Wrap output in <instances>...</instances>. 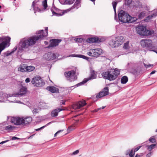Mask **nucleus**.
<instances>
[{"instance_id":"c03bdc74","label":"nucleus","mask_w":157,"mask_h":157,"mask_svg":"<svg viewBox=\"0 0 157 157\" xmlns=\"http://www.w3.org/2000/svg\"><path fill=\"white\" fill-rule=\"evenodd\" d=\"M79 152V151L78 150H76V151H74L72 154V155H76Z\"/></svg>"},{"instance_id":"f03ea898","label":"nucleus","mask_w":157,"mask_h":157,"mask_svg":"<svg viewBox=\"0 0 157 157\" xmlns=\"http://www.w3.org/2000/svg\"><path fill=\"white\" fill-rule=\"evenodd\" d=\"M120 71L117 69H111L106 72H103L101 75L103 78L111 81L115 79L120 74Z\"/></svg>"},{"instance_id":"8fccbe9b","label":"nucleus","mask_w":157,"mask_h":157,"mask_svg":"<svg viewBox=\"0 0 157 157\" xmlns=\"http://www.w3.org/2000/svg\"><path fill=\"white\" fill-rule=\"evenodd\" d=\"M45 127V126H44L40 127V128H39L36 129V131H38L39 130H40L41 129H42L43 128H44Z\"/></svg>"},{"instance_id":"c9c22d12","label":"nucleus","mask_w":157,"mask_h":157,"mask_svg":"<svg viewBox=\"0 0 157 157\" xmlns=\"http://www.w3.org/2000/svg\"><path fill=\"white\" fill-rule=\"evenodd\" d=\"M95 50L96 52L98 54V56L101 54L103 51L102 49L99 48L95 49Z\"/></svg>"},{"instance_id":"e2e57ef3","label":"nucleus","mask_w":157,"mask_h":157,"mask_svg":"<svg viewBox=\"0 0 157 157\" xmlns=\"http://www.w3.org/2000/svg\"><path fill=\"white\" fill-rule=\"evenodd\" d=\"M156 71H152L150 74V75H152L155 73Z\"/></svg>"},{"instance_id":"2eb2a0df","label":"nucleus","mask_w":157,"mask_h":157,"mask_svg":"<svg viewBox=\"0 0 157 157\" xmlns=\"http://www.w3.org/2000/svg\"><path fill=\"white\" fill-rule=\"evenodd\" d=\"M86 104V103L85 101L82 100V101H80L76 104L73 105V108L75 109H79L84 106Z\"/></svg>"},{"instance_id":"5701e85b","label":"nucleus","mask_w":157,"mask_h":157,"mask_svg":"<svg viewBox=\"0 0 157 157\" xmlns=\"http://www.w3.org/2000/svg\"><path fill=\"white\" fill-rule=\"evenodd\" d=\"M87 41L90 43L94 42H100V40L98 38L93 37L87 39Z\"/></svg>"},{"instance_id":"6e6d98bb","label":"nucleus","mask_w":157,"mask_h":157,"mask_svg":"<svg viewBox=\"0 0 157 157\" xmlns=\"http://www.w3.org/2000/svg\"><path fill=\"white\" fill-rule=\"evenodd\" d=\"M65 101H66L65 100H62L60 102L61 104V105H65Z\"/></svg>"},{"instance_id":"338daca9","label":"nucleus","mask_w":157,"mask_h":157,"mask_svg":"<svg viewBox=\"0 0 157 157\" xmlns=\"http://www.w3.org/2000/svg\"><path fill=\"white\" fill-rule=\"evenodd\" d=\"M44 43L45 44H48V43L47 41H45L44 42Z\"/></svg>"},{"instance_id":"09e8293b","label":"nucleus","mask_w":157,"mask_h":157,"mask_svg":"<svg viewBox=\"0 0 157 157\" xmlns=\"http://www.w3.org/2000/svg\"><path fill=\"white\" fill-rule=\"evenodd\" d=\"M9 101L10 102H16V103H21V102L20 101H10V100H9Z\"/></svg>"},{"instance_id":"774afa93","label":"nucleus","mask_w":157,"mask_h":157,"mask_svg":"<svg viewBox=\"0 0 157 157\" xmlns=\"http://www.w3.org/2000/svg\"><path fill=\"white\" fill-rule=\"evenodd\" d=\"M105 106H102V107H101V109H104V108H105Z\"/></svg>"},{"instance_id":"a211bd4d","label":"nucleus","mask_w":157,"mask_h":157,"mask_svg":"<svg viewBox=\"0 0 157 157\" xmlns=\"http://www.w3.org/2000/svg\"><path fill=\"white\" fill-rule=\"evenodd\" d=\"M152 14L147 16L145 19V21H148L149 20L151 19L153 17H155L157 16V9L154 10L152 12Z\"/></svg>"},{"instance_id":"423d86ee","label":"nucleus","mask_w":157,"mask_h":157,"mask_svg":"<svg viewBox=\"0 0 157 157\" xmlns=\"http://www.w3.org/2000/svg\"><path fill=\"white\" fill-rule=\"evenodd\" d=\"M80 0H76L74 5L71 8L64 10L63 12V13L61 14L60 13H56L54 11L52 10V11L53 15L59 16L63 15L64 13H67L70 11L72 10L73 9H77L80 7Z\"/></svg>"},{"instance_id":"20e7f679","label":"nucleus","mask_w":157,"mask_h":157,"mask_svg":"<svg viewBox=\"0 0 157 157\" xmlns=\"http://www.w3.org/2000/svg\"><path fill=\"white\" fill-rule=\"evenodd\" d=\"M141 46L143 48L148 49L150 51L156 52V50H153L155 48L152 40L149 39H142L140 42Z\"/></svg>"},{"instance_id":"58836bf2","label":"nucleus","mask_w":157,"mask_h":157,"mask_svg":"<svg viewBox=\"0 0 157 157\" xmlns=\"http://www.w3.org/2000/svg\"><path fill=\"white\" fill-rule=\"evenodd\" d=\"M43 5L45 9H46L47 7V1L46 0H44L42 2Z\"/></svg>"},{"instance_id":"864d4df0","label":"nucleus","mask_w":157,"mask_h":157,"mask_svg":"<svg viewBox=\"0 0 157 157\" xmlns=\"http://www.w3.org/2000/svg\"><path fill=\"white\" fill-rule=\"evenodd\" d=\"M132 2V0H128L127 1L126 3L127 5L130 4Z\"/></svg>"},{"instance_id":"c756f323","label":"nucleus","mask_w":157,"mask_h":157,"mask_svg":"<svg viewBox=\"0 0 157 157\" xmlns=\"http://www.w3.org/2000/svg\"><path fill=\"white\" fill-rule=\"evenodd\" d=\"M128 78L126 76H123L121 79V83L122 84H125L128 82Z\"/></svg>"},{"instance_id":"72a5a7b5","label":"nucleus","mask_w":157,"mask_h":157,"mask_svg":"<svg viewBox=\"0 0 157 157\" xmlns=\"http://www.w3.org/2000/svg\"><path fill=\"white\" fill-rule=\"evenodd\" d=\"M149 140L151 143H155L156 142V140L155 139V136H153L151 137L150 138H149Z\"/></svg>"},{"instance_id":"a878e982","label":"nucleus","mask_w":157,"mask_h":157,"mask_svg":"<svg viewBox=\"0 0 157 157\" xmlns=\"http://www.w3.org/2000/svg\"><path fill=\"white\" fill-rule=\"evenodd\" d=\"M125 154L126 155H129V157H133L135 155V153L133 152V149L131 150L130 149H128L125 152Z\"/></svg>"},{"instance_id":"49530a36","label":"nucleus","mask_w":157,"mask_h":157,"mask_svg":"<svg viewBox=\"0 0 157 157\" xmlns=\"http://www.w3.org/2000/svg\"><path fill=\"white\" fill-rule=\"evenodd\" d=\"M17 49V47L15 46L12 50L11 52V53H13Z\"/></svg>"},{"instance_id":"3c124183","label":"nucleus","mask_w":157,"mask_h":157,"mask_svg":"<svg viewBox=\"0 0 157 157\" xmlns=\"http://www.w3.org/2000/svg\"><path fill=\"white\" fill-rule=\"evenodd\" d=\"M35 1H33V3H32V8H33V9L34 10H35V8H34V6H35Z\"/></svg>"},{"instance_id":"a19ab883","label":"nucleus","mask_w":157,"mask_h":157,"mask_svg":"<svg viewBox=\"0 0 157 157\" xmlns=\"http://www.w3.org/2000/svg\"><path fill=\"white\" fill-rule=\"evenodd\" d=\"M4 56H10L11 55V54H12V53H11V52H10L9 51H7L4 53Z\"/></svg>"},{"instance_id":"ea45409f","label":"nucleus","mask_w":157,"mask_h":157,"mask_svg":"<svg viewBox=\"0 0 157 157\" xmlns=\"http://www.w3.org/2000/svg\"><path fill=\"white\" fill-rule=\"evenodd\" d=\"M75 40L77 42H82L83 41V39L82 38H75Z\"/></svg>"},{"instance_id":"c85d7f7f","label":"nucleus","mask_w":157,"mask_h":157,"mask_svg":"<svg viewBox=\"0 0 157 157\" xmlns=\"http://www.w3.org/2000/svg\"><path fill=\"white\" fill-rule=\"evenodd\" d=\"M137 20V18L135 17H132L129 15L128 17V21L127 22L128 23H132L133 22Z\"/></svg>"},{"instance_id":"39448f33","label":"nucleus","mask_w":157,"mask_h":157,"mask_svg":"<svg viewBox=\"0 0 157 157\" xmlns=\"http://www.w3.org/2000/svg\"><path fill=\"white\" fill-rule=\"evenodd\" d=\"M136 31L137 33L143 36L151 35L154 33L153 31L147 30L144 26H140L137 27Z\"/></svg>"},{"instance_id":"1a4fd4ad","label":"nucleus","mask_w":157,"mask_h":157,"mask_svg":"<svg viewBox=\"0 0 157 157\" xmlns=\"http://www.w3.org/2000/svg\"><path fill=\"white\" fill-rule=\"evenodd\" d=\"M7 117L8 120L15 125H18L22 124L23 118L22 117Z\"/></svg>"},{"instance_id":"13d9d810","label":"nucleus","mask_w":157,"mask_h":157,"mask_svg":"<svg viewBox=\"0 0 157 157\" xmlns=\"http://www.w3.org/2000/svg\"><path fill=\"white\" fill-rule=\"evenodd\" d=\"M43 105H41V107L43 108V109H45L46 108V106H45V105H46L45 104H43Z\"/></svg>"},{"instance_id":"5fc2aeb1","label":"nucleus","mask_w":157,"mask_h":157,"mask_svg":"<svg viewBox=\"0 0 157 157\" xmlns=\"http://www.w3.org/2000/svg\"><path fill=\"white\" fill-rule=\"evenodd\" d=\"M30 79L29 78H27L25 80V82L26 83L29 82H30Z\"/></svg>"},{"instance_id":"412c9836","label":"nucleus","mask_w":157,"mask_h":157,"mask_svg":"<svg viewBox=\"0 0 157 157\" xmlns=\"http://www.w3.org/2000/svg\"><path fill=\"white\" fill-rule=\"evenodd\" d=\"M88 55L90 56L97 57L98 56V54L96 52L95 49H90L89 52H87Z\"/></svg>"},{"instance_id":"603ef678","label":"nucleus","mask_w":157,"mask_h":157,"mask_svg":"<svg viewBox=\"0 0 157 157\" xmlns=\"http://www.w3.org/2000/svg\"><path fill=\"white\" fill-rule=\"evenodd\" d=\"M63 130H60L59 131H57L56 133L54 134V136H56L57 135V134L60 132H62Z\"/></svg>"},{"instance_id":"ddd939ff","label":"nucleus","mask_w":157,"mask_h":157,"mask_svg":"<svg viewBox=\"0 0 157 157\" xmlns=\"http://www.w3.org/2000/svg\"><path fill=\"white\" fill-rule=\"evenodd\" d=\"M109 93L108 87H105L103 89V91L99 93L96 96L97 98H100L107 95Z\"/></svg>"},{"instance_id":"0e129e2a","label":"nucleus","mask_w":157,"mask_h":157,"mask_svg":"<svg viewBox=\"0 0 157 157\" xmlns=\"http://www.w3.org/2000/svg\"><path fill=\"white\" fill-rule=\"evenodd\" d=\"M52 122H50L48 123L47 124H46L45 126V127L47 126H48V125H49V124H51L52 123Z\"/></svg>"},{"instance_id":"9b49d317","label":"nucleus","mask_w":157,"mask_h":157,"mask_svg":"<svg viewBox=\"0 0 157 157\" xmlns=\"http://www.w3.org/2000/svg\"><path fill=\"white\" fill-rule=\"evenodd\" d=\"M90 76L87 78H86L81 82L77 84V86H80L86 82L90 80H91L97 77V75L95 72L93 70H91L90 71Z\"/></svg>"},{"instance_id":"a18cd8bd","label":"nucleus","mask_w":157,"mask_h":157,"mask_svg":"<svg viewBox=\"0 0 157 157\" xmlns=\"http://www.w3.org/2000/svg\"><path fill=\"white\" fill-rule=\"evenodd\" d=\"M141 147V146H140L138 147H136V148H135L134 149V151H133V152H134V153H135V152L138 151L140 149V148Z\"/></svg>"},{"instance_id":"6e6552de","label":"nucleus","mask_w":157,"mask_h":157,"mask_svg":"<svg viewBox=\"0 0 157 157\" xmlns=\"http://www.w3.org/2000/svg\"><path fill=\"white\" fill-rule=\"evenodd\" d=\"M31 82L35 86L40 87L43 86L44 83L39 76H36L32 78Z\"/></svg>"},{"instance_id":"473e14b6","label":"nucleus","mask_w":157,"mask_h":157,"mask_svg":"<svg viewBox=\"0 0 157 157\" xmlns=\"http://www.w3.org/2000/svg\"><path fill=\"white\" fill-rule=\"evenodd\" d=\"M156 146L155 144H152L150 145L147 146V149L150 151H151L152 149L154 148Z\"/></svg>"},{"instance_id":"aec40b11","label":"nucleus","mask_w":157,"mask_h":157,"mask_svg":"<svg viewBox=\"0 0 157 157\" xmlns=\"http://www.w3.org/2000/svg\"><path fill=\"white\" fill-rule=\"evenodd\" d=\"M46 89L52 93L59 92L58 89L53 86H48Z\"/></svg>"},{"instance_id":"69168bd1","label":"nucleus","mask_w":157,"mask_h":157,"mask_svg":"<svg viewBox=\"0 0 157 157\" xmlns=\"http://www.w3.org/2000/svg\"><path fill=\"white\" fill-rule=\"evenodd\" d=\"M140 157V155H138V154H136V155L135 156V157Z\"/></svg>"},{"instance_id":"f257e3e1","label":"nucleus","mask_w":157,"mask_h":157,"mask_svg":"<svg viewBox=\"0 0 157 157\" xmlns=\"http://www.w3.org/2000/svg\"><path fill=\"white\" fill-rule=\"evenodd\" d=\"M48 27L45 28V32L43 30L38 31V34L28 38L22 39L19 44L18 49L20 50L28 48L29 47L34 45L39 40L43 39L48 35Z\"/></svg>"},{"instance_id":"e433bc0d","label":"nucleus","mask_w":157,"mask_h":157,"mask_svg":"<svg viewBox=\"0 0 157 157\" xmlns=\"http://www.w3.org/2000/svg\"><path fill=\"white\" fill-rule=\"evenodd\" d=\"M75 0H65V3L66 4H71L73 3Z\"/></svg>"},{"instance_id":"9d476101","label":"nucleus","mask_w":157,"mask_h":157,"mask_svg":"<svg viewBox=\"0 0 157 157\" xmlns=\"http://www.w3.org/2000/svg\"><path fill=\"white\" fill-rule=\"evenodd\" d=\"M75 72L73 70L68 72H65L64 75L70 81H73L76 80L77 77L75 75Z\"/></svg>"},{"instance_id":"0eeeda50","label":"nucleus","mask_w":157,"mask_h":157,"mask_svg":"<svg viewBox=\"0 0 157 157\" xmlns=\"http://www.w3.org/2000/svg\"><path fill=\"white\" fill-rule=\"evenodd\" d=\"M119 20L123 22L127 23L129 15L122 10L120 11L118 14Z\"/></svg>"},{"instance_id":"de8ad7c7","label":"nucleus","mask_w":157,"mask_h":157,"mask_svg":"<svg viewBox=\"0 0 157 157\" xmlns=\"http://www.w3.org/2000/svg\"><path fill=\"white\" fill-rule=\"evenodd\" d=\"M20 138H17V137H15V136H13L12 137V138L11 139V140H19Z\"/></svg>"},{"instance_id":"37998d69","label":"nucleus","mask_w":157,"mask_h":157,"mask_svg":"<svg viewBox=\"0 0 157 157\" xmlns=\"http://www.w3.org/2000/svg\"><path fill=\"white\" fill-rule=\"evenodd\" d=\"M144 66L146 68H148L150 67H153V65L152 64H148L147 65L145 64V63H144Z\"/></svg>"},{"instance_id":"bf43d9fd","label":"nucleus","mask_w":157,"mask_h":157,"mask_svg":"<svg viewBox=\"0 0 157 157\" xmlns=\"http://www.w3.org/2000/svg\"><path fill=\"white\" fill-rule=\"evenodd\" d=\"M73 86H71L70 87L68 88L67 90H68L69 92H71L72 90L71 88H72Z\"/></svg>"},{"instance_id":"393cba45","label":"nucleus","mask_w":157,"mask_h":157,"mask_svg":"<svg viewBox=\"0 0 157 157\" xmlns=\"http://www.w3.org/2000/svg\"><path fill=\"white\" fill-rule=\"evenodd\" d=\"M129 41L128 40L124 43L123 47L124 49L128 51L130 49V47L129 44Z\"/></svg>"},{"instance_id":"7c9ffc66","label":"nucleus","mask_w":157,"mask_h":157,"mask_svg":"<svg viewBox=\"0 0 157 157\" xmlns=\"http://www.w3.org/2000/svg\"><path fill=\"white\" fill-rule=\"evenodd\" d=\"M35 69V67L33 66L26 65V71L30 72L33 71Z\"/></svg>"},{"instance_id":"bb28decb","label":"nucleus","mask_w":157,"mask_h":157,"mask_svg":"<svg viewBox=\"0 0 157 157\" xmlns=\"http://www.w3.org/2000/svg\"><path fill=\"white\" fill-rule=\"evenodd\" d=\"M15 128V127L11 125H9L4 127V129L5 130L8 131H10L12 130H14Z\"/></svg>"},{"instance_id":"dca6fc26","label":"nucleus","mask_w":157,"mask_h":157,"mask_svg":"<svg viewBox=\"0 0 157 157\" xmlns=\"http://www.w3.org/2000/svg\"><path fill=\"white\" fill-rule=\"evenodd\" d=\"M56 56L54 53L51 52H48L45 54L44 55V58L48 60H52L55 59Z\"/></svg>"},{"instance_id":"f704fd0d","label":"nucleus","mask_w":157,"mask_h":157,"mask_svg":"<svg viewBox=\"0 0 157 157\" xmlns=\"http://www.w3.org/2000/svg\"><path fill=\"white\" fill-rule=\"evenodd\" d=\"M145 15V13L144 12H141L139 15L138 18L139 19H142L144 18Z\"/></svg>"},{"instance_id":"4be33fe9","label":"nucleus","mask_w":157,"mask_h":157,"mask_svg":"<svg viewBox=\"0 0 157 157\" xmlns=\"http://www.w3.org/2000/svg\"><path fill=\"white\" fill-rule=\"evenodd\" d=\"M32 118L31 117H25L24 119L23 118L22 124H29L32 121Z\"/></svg>"},{"instance_id":"f8f14e48","label":"nucleus","mask_w":157,"mask_h":157,"mask_svg":"<svg viewBox=\"0 0 157 157\" xmlns=\"http://www.w3.org/2000/svg\"><path fill=\"white\" fill-rule=\"evenodd\" d=\"M27 92V88L25 87H22L20 89L18 93L13 94L12 95H8V98L10 97H15L18 96H22L26 94Z\"/></svg>"},{"instance_id":"6ab92c4d","label":"nucleus","mask_w":157,"mask_h":157,"mask_svg":"<svg viewBox=\"0 0 157 157\" xmlns=\"http://www.w3.org/2000/svg\"><path fill=\"white\" fill-rule=\"evenodd\" d=\"M64 110L61 108L56 109L53 110L51 113V116L52 117H56L58 116V113L59 112Z\"/></svg>"},{"instance_id":"4468645a","label":"nucleus","mask_w":157,"mask_h":157,"mask_svg":"<svg viewBox=\"0 0 157 157\" xmlns=\"http://www.w3.org/2000/svg\"><path fill=\"white\" fill-rule=\"evenodd\" d=\"M62 41L61 39H53L50 40V44L48 47L49 48L52 47H55L58 45L59 43Z\"/></svg>"},{"instance_id":"2f4dec72","label":"nucleus","mask_w":157,"mask_h":157,"mask_svg":"<svg viewBox=\"0 0 157 157\" xmlns=\"http://www.w3.org/2000/svg\"><path fill=\"white\" fill-rule=\"evenodd\" d=\"M71 56L72 57H78L79 58H81L84 59H85L86 60H88V58L82 55H75V56H74L73 55H71Z\"/></svg>"},{"instance_id":"052dcab7","label":"nucleus","mask_w":157,"mask_h":157,"mask_svg":"<svg viewBox=\"0 0 157 157\" xmlns=\"http://www.w3.org/2000/svg\"><path fill=\"white\" fill-rule=\"evenodd\" d=\"M101 109V108H100L97 109H95L94 110V112H97L99 110Z\"/></svg>"},{"instance_id":"7ed1b4c3","label":"nucleus","mask_w":157,"mask_h":157,"mask_svg":"<svg viewBox=\"0 0 157 157\" xmlns=\"http://www.w3.org/2000/svg\"><path fill=\"white\" fill-rule=\"evenodd\" d=\"M124 41V39L122 36L112 37L110 39L109 44L111 47L115 48L120 46Z\"/></svg>"},{"instance_id":"4d7b16f0","label":"nucleus","mask_w":157,"mask_h":157,"mask_svg":"<svg viewBox=\"0 0 157 157\" xmlns=\"http://www.w3.org/2000/svg\"><path fill=\"white\" fill-rule=\"evenodd\" d=\"M151 152H150L147 155V157H150L151 156Z\"/></svg>"},{"instance_id":"680f3d73","label":"nucleus","mask_w":157,"mask_h":157,"mask_svg":"<svg viewBox=\"0 0 157 157\" xmlns=\"http://www.w3.org/2000/svg\"><path fill=\"white\" fill-rule=\"evenodd\" d=\"M9 140H6V141H2V142L0 143V144H2L4 143H5L7 142H8Z\"/></svg>"},{"instance_id":"f3484780","label":"nucleus","mask_w":157,"mask_h":157,"mask_svg":"<svg viewBox=\"0 0 157 157\" xmlns=\"http://www.w3.org/2000/svg\"><path fill=\"white\" fill-rule=\"evenodd\" d=\"M8 94L2 92H0V102H6L8 100Z\"/></svg>"},{"instance_id":"cd10ccee","label":"nucleus","mask_w":157,"mask_h":157,"mask_svg":"<svg viewBox=\"0 0 157 157\" xmlns=\"http://www.w3.org/2000/svg\"><path fill=\"white\" fill-rule=\"evenodd\" d=\"M119 1H116L115 2H113L112 3V4L113 5V9H114V11L115 12V20H116V6H117V3L118 2H119Z\"/></svg>"},{"instance_id":"4c0bfd02","label":"nucleus","mask_w":157,"mask_h":157,"mask_svg":"<svg viewBox=\"0 0 157 157\" xmlns=\"http://www.w3.org/2000/svg\"><path fill=\"white\" fill-rule=\"evenodd\" d=\"M40 109L39 108H38L37 109H34L32 111L33 113L34 114H36L40 112Z\"/></svg>"},{"instance_id":"b1692460","label":"nucleus","mask_w":157,"mask_h":157,"mask_svg":"<svg viewBox=\"0 0 157 157\" xmlns=\"http://www.w3.org/2000/svg\"><path fill=\"white\" fill-rule=\"evenodd\" d=\"M18 71L22 72L26 71V65L25 64L21 65L18 68Z\"/></svg>"},{"instance_id":"79ce46f5","label":"nucleus","mask_w":157,"mask_h":157,"mask_svg":"<svg viewBox=\"0 0 157 157\" xmlns=\"http://www.w3.org/2000/svg\"><path fill=\"white\" fill-rule=\"evenodd\" d=\"M75 129V126L74 125H72L70 127H69L68 128V130L69 131H72L73 130H74Z\"/></svg>"}]
</instances>
